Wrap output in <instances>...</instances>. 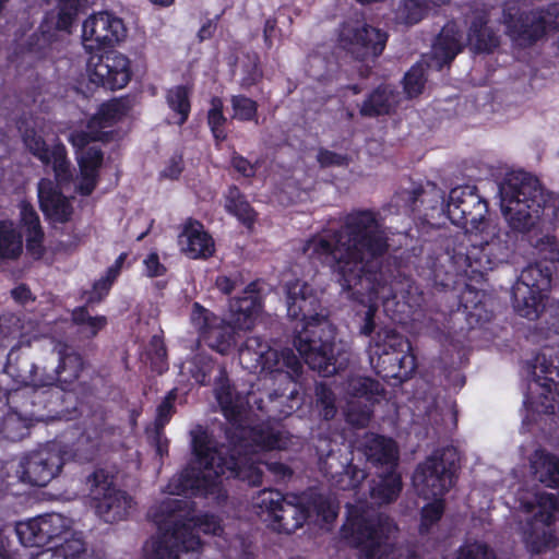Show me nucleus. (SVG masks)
Listing matches in <instances>:
<instances>
[{
  "mask_svg": "<svg viewBox=\"0 0 559 559\" xmlns=\"http://www.w3.org/2000/svg\"><path fill=\"white\" fill-rule=\"evenodd\" d=\"M389 238L376 210H353L338 229L307 239L302 252L314 266L328 267L344 292L359 301L355 322L360 335L370 340L376 331L378 299L385 278L373 262L389 250Z\"/></svg>",
  "mask_w": 559,
  "mask_h": 559,
  "instance_id": "nucleus-1",
  "label": "nucleus"
},
{
  "mask_svg": "<svg viewBox=\"0 0 559 559\" xmlns=\"http://www.w3.org/2000/svg\"><path fill=\"white\" fill-rule=\"evenodd\" d=\"M501 210L511 231L528 236L538 254L559 262V241L549 234L559 223V195L526 171L508 174L499 185Z\"/></svg>",
  "mask_w": 559,
  "mask_h": 559,
  "instance_id": "nucleus-2",
  "label": "nucleus"
},
{
  "mask_svg": "<svg viewBox=\"0 0 559 559\" xmlns=\"http://www.w3.org/2000/svg\"><path fill=\"white\" fill-rule=\"evenodd\" d=\"M322 293L299 278L286 284L287 314L299 321L293 344L310 369L329 377L342 369V362L335 355L336 330L322 307Z\"/></svg>",
  "mask_w": 559,
  "mask_h": 559,
  "instance_id": "nucleus-3",
  "label": "nucleus"
},
{
  "mask_svg": "<svg viewBox=\"0 0 559 559\" xmlns=\"http://www.w3.org/2000/svg\"><path fill=\"white\" fill-rule=\"evenodd\" d=\"M157 535L143 547V559H200L203 543L199 533L221 536L222 520L210 512L195 514V503L166 499L153 514Z\"/></svg>",
  "mask_w": 559,
  "mask_h": 559,
  "instance_id": "nucleus-4",
  "label": "nucleus"
},
{
  "mask_svg": "<svg viewBox=\"0 0 559 559\" xmlns=\"http://www.w3.org/2000/svg\"><path fill=\"white\" fill-rule=\"evenodd\" d=\"M408 202L412 211L420 212L423 206L425 217L429 216V210L445 214L453 225L464 229L463 237L474 230L484 229V225L489 223L488 201L479 194L476 186L454 187L447 200L444 192L435 183L430 190L418 187L411 191Z\"/></svg>",
  "mask_w": 559,
  "mask_h": 559,
  "instance_id": "nucleus-5",
  "label": "nucleus"
},
{
  "mask_svg": "<svg viewBox=\"0 0 559 559\" xmlns=\"http://www.w3.org/2000/svg\"><path fill=\"white\" fill-rule=\"evenodd\" d=\"M191 445L195 463L203 469L226 479H238L250 487L262 485L263 471L260 465L234 443L213 447L210 436L202 430L193 435Z\"/></svg>",
  "mask_w": 559,
  "mask_h": 559,
  "instance_id": "nucleus-6",
  "label": "nucleus"
},
{
  "mask_svg": "<svg viewBox=\"0 0 559 559\" xmlns=\"http://www.w3.org/2000/svg\"><path fill=\"white\" fill-rule=\"evenodd\" d=\"M397 531L395 523L381 513L348 503L346 520L341 527L342 538L352 547L359 549V559H380V549Z\"/></svg>",
  "mask_w": 559,
  "mask_h": 559,
  "instance_id": "nucleus-7",
  "label": "nucleus"
},
{
  "mask_svg": "<svg viewBox=\"0 0 559 559\" xmlns=\"http://www.w3.org/2000/svg\"><path fill=\"white\" fill-rule=\"evenodd\" d=\"M369 358L374 372L386 382L405 381L417 367L408 340L388 326L380 328L369 341Z\"/></svg>",
  "mask_w": 559,
  "mask_h": 559,
  "instance_id": "nucleus-8",
  "label": "nucleus"
},
{
  "mask_svg": "<svg viewBox=\"0 0 559 559\" xmlns=\"http://www.w3.org/2000/svg\"><path fill=\"white\" fill-rule=\"evenodd\" d=\"M512 252L509 233L496 230L487 223L484 229L465 235L455 254L464 257L472 272L484 273L506 262Z\"/></svg>",
  "mask_w": 559,
  "mask_h": 559,
  "instance_id": "nucleus-9",
  "label": "nucleus"
},
{
  "mask_svg": "<svg viewBox=\"0 0 559 559\" xmlns=\"http://www.w3.org/2000/svg\"><path fill=\"white\" fill-rule=\"evenodd\" d=\"M460 469V455L454 447L435 450L418 464L413 484L425 499L443 498L454 486Z\"/></svg>",
  "mask_w": 559,
  "mask_h": 559,
  "instance_id": "nucleus-10",
  "label": "nucleus"
},
{
  "mask_svg": "<svg viewBox=\"0 0 559 559\" xmlns=\"http://www.w3.org/2000/svg\"><path fill=\"white\" fill-rule=\"evenodd\" d=\"M557 5L550 4L546 9L525 11L512 4L502 9V23L506 35L512 44L520 48H530L547 34L551 17L556 16Z\"/></svg>",
  "mask_w": 559,
  "mask_h": 559,
  "instance_id": "nucleus-11",
  "label": "nucleus"
},
{
  "mask_svg": "<svg viewBox=\"0 0 559 559\" xmlns=\"http://www.w3.org/2000/svg\"><path fill=\"white\" fill-rule=\"evenodd\" d=\"M551 286V270L540 264H530L522 270L512 287V302L516 313L534 320L545 308Z\"/></svg>",
  "mask_w": 559,
  "mask_h": 559,
  "instance_id": "nucleus-12",
  "label": "nucleus"
},
{
  "mask_svg": "<svg viewBox=\"0 0 559 559\" xmlns=\"http://www.w3.org/2000/svg\"><path fill=\"white\" fill-rule=\"evenodd\" d=\"M57 349L59 361L53 372L39 380L33 379L31 388L15 391L12 399L17 396L27 397L32 405H36V400L39 403L46 402L45 396L49 393V390L46 389L50 386H59L62 391L69 390L80 378L84 369V359L79 352L67 343L59 344Z\"/></svg>",
  "mask_w": 559,
  "mask_h": 559,
  "instance_id": "nucleus-13",
  "label": "nucleus"
},
{
  "mask_svg": "<svg viewBox=\"0 0 559 559\" xmlns=\"http://www.w3.org/2000/svg\"><path fill=\"white\" fill-rule=\"evenodd\" d=\"M259 508L267 514L270 526L280 534L295 533L310 518V509L296 495L264 489L259 495Z\"/></svg>",
  "mask_w": 559,
  "mask_h": 559,
  "instance_id": "nucleus-14",
  "label": "nucleus"
},
{
  "mask_svg": "<svg viewBox=\"0 0 559 559\" xmlns=\"http://www.w3.org/2000/svg\"><path fill=\"white\" fill-rule=\"evenodd\" d=\"M341 47L359 61L374 60L385 49L389 34L368 24L364 19L348 17L338 29Z\"/></svg>",
  "mask_w": 559,
  "mask_h": 559,
  "instance_id": "nucleus-15",
  "label": "nucleus"
},
{
  "mask_svg": "<svg viewBox=\"0 0 559 559\" xmlns=\"http://www.w3.org/2000/svg\"><path fill=\"white\" fill-rule=\"evenodd\" d=\"M87 73L90 82L105 91L126 87L133 74L131 60L114 49L92 55L87 61Z\"/></svg>",
  "mask_w": 559,
  "mask_h": 559,
  "instance_id": "nucleus-16",
  "label": "nucleus"
},
{
  "mask_svg": "<svg viewBox=\"0 0 559 559\" xmlns=\"http://www.w3.org/2000/svg\"><path fill=\"white\" fill-rule=\"evenodd\" d=\"M126 35L127 28L122 19L107 11L94 13L83 22L82 40L90 52L112 47Z\"/></svg>",
  "mask_w": 559,
  "mask_h": 559,
  "instance_id": "nucleus-17",
  "label": "nucleus"
},
{
  "mask_svg": "<svg viewBox=\"0 0 559 559\" xmlns=\"http://www.w3.org/2000/svg\"><path fill=\"white\" fill-rule=\"evenodd\" d=\"M202 466H193L189 464L178 475L174 476L167 489L170 495L185 496V497H201L207 498L222 496V476L216 474L205 473Z\"/></svg>",
  "mask_w": 559,
  "mask_h": 559,
  "instance_id": "nucleus-18",
  "label": "nucleus"
},
{
  "mask_svg": "<svg viewBox=\"0 0 559 559\" xmlns=\"http://www.w3.org/2000/svg\"><path fill=\"white\" fill-rule=\"evenodd\" d=\"M536 366L538 372H534L535 382L542 388L539 394V412L551 415L555 414L554 395L559 396V348L544 347L536 355Z\"/></svg>",
  "mask_w": 559,
  "mask_h": 559,
  "instance_id": "nucleus-19",
  "label": "nucleus"
},
{
  "mask_svg": "<svg viewBox=\"0 0 559 559\" xmlns=\"http://www.w3.org/2000/svg\"><path fill=\"white\" fill-rule=\"evenodd\" d=\"M114 428L109 427L104 420L92 423L82 431L79 428L71 430L70 435L74 439L64 443L60 453L73 461L87 463L94 461L104 445V438L111 436Z\"/></svg>",
  "mask_w": 559,
  "mask_h": 559,
  "instance_id": "nucleus-20",
  "label": "nucleus"
},
{
  "mask_svg": "<svg viewBox=\"0 0 559 559\" xmlns=\"http://www.w3.org/2000/svg\"><path fill=\"white\" fill-rule=\"evenodd\" d=\"M64 464L59 451L41 449L22 459L17 473L22 483L45 487L60 472Z\"/></svg>",
  "mask_w": 559,
  "mask_h": 559,
  "instance_id": "nucleus-21",
  "label": "nucleus"
},
{
  "mask_svg": "<svg viewBox=\"0 0 559 559\" xmlns=\"http://www.w3.org/2000/svg\"><path fill=\"white\" fill-rule=\"evenodd\" d=\"M227 438L234 445H237L242 453H247L251 459L252 456L245 451L243 448L250 447L253 450L260 451H272L282 448L281 431L266 423L253 426L238 425L234 432H227Z\"/></svg>",
  "mask_w": 559,
  "mask_h": 559,
  "instance_id": "nucleus-22",
  "label": "nucleus"
},
{
  "mask_svg": "<svg viewBox=\"0 0 559 559\" xmlns=\"http://www.w3.org/2000/svg\"><path fill=\"white\" fill-rule=\"evenodd\" d=\"M39 209L46 219L52 223L66 224L71 221L73 205L67 198L62 188L55 185L49 178H41L37 183Z\"/></svg>",
  "mask_w": 559,
  "mask_h": 559,
  "instance_id": "nucleus-23",
  "label": "nucleus"
},
{
  "mask_svg": "<svg viewBox=\"0 0 559 559\" xmlns=\"http://www.w3.org/2000/svg\"><path fill=\"white\" fill-rule=\"evenodd\" d=\"M258 282H250L240 296L228 302L229 322L239 330H250L262 310Z\"/></svg>",
  "mask_w": 559,
  "mask_h": 559,
  "instance_id": "nucleus-24",
  "label": "nucleus"
},
{
  "mask_svg": "<svg viewBox=\"0 0 559 559\" xmlns=\"http://www.w3.org/2000/svg\"><path fill=\"white\" fill-rule=\"evenodd\" d=\"M179 245L182 252L193 260H207L215 253L213 237L205 230L203 223L192 217L187 218L182 225Z\"/></svg>",
  "mask_w": 559,
  "mask_h": 559,
  "instance_id": "nucleus-25",
  "label": "nucleus"
},
{
  "mask_svg": "<svg viewBox=\"0 0 559 559\" xmlns=\"http://www.w3.org/2000/svg\"><path fill=\"white\" fill-rule=\"evenodd\" d=\"M20 217L17 229L25 237L26 253L34 260H40L46 253L45 233L38 213L33 204L22 200L19 204Z\"/></svg>",
  "mask_w": 559,
  "mask_h": 559,
  "instance_id": "nucleus-26",
  "label": "nucleus"
},
{
  "mask_svg": "<svg viewBox=\"0 0 559 559\" xmlns=\"http://www.w3.org/2000/svg\"><path fill=\"white\" fill-rule=\"evenodd\" d=\"M276 349L258 335L248 336L238 349L239 364L250 373L266 374L270 361H274Z\"/></svg>",
  "mask_w": 559,
  "mask_h": 559,
  "instance_id": "nucleus-27",
  "label": "nucleus"
},
{
  "mask_svg": "<svg viewBox=\"0 0 559 559\" xmlns=\"http://www.w3.org/2000/svg\"><path fill=\"white\" fill-rule=\"evenodd\" d=\"M92 499L97 515L107 523H115L127 519L133 506L132 497L115 487H106V490L100 496L97 490L93 489Z\"/></svg>",
  "mask_w": 559,
  "mask_h": 559,
  "instance_id": "nucleus-28",
  "label": "nucleus"
},
{
  "mask_svg": "<svg viewBox=\"0 0 559 559\" xmlns=\"http://www.w3.org/2000/svg\"><path fill=\"white\" fill-rule=\"evenodd\" d=\"M302 372V362L292 349L276 350V357H274V361H270V369H267L266 373L271 374L274 379L286 380L288 384H293V389L288 394L284 391L278 393L277 390H274L269 395L270 400L273 401L282 396L294 397V395L297 394L296 382L301 377Z\"/></svg>",
  "mask_w": 559,
  "mask_h": 559,
  "instance_id": "nucleus-29",
  "label": "nucleus"
},
{
  "mask_svg": "<svg viewBox=\"0 0 559 559\" xmlns=\"http://www.w3.org/2000/svg\"><path fill=\"white\" fill-rule=\"evenodd\" d=\"M362 451L372 466L397 468L399 448L392 438L376 433L367 435L362 443Z\"/></svg>",
  "mask_w": 559,
  "mask_h": 559,
  "instance_id": "nucleus-30",
  "label": "nucleus"
},
{
  "mask_svg": "<svg viewBox=\"0 0 559 559\" xmlns=\"http://www.w3.org/2000/svg\"><path fill=\"white\" fill-rule=\"evenodd\" d=\"M399 103V92L389 83H380L370 93L359 107V114L365 118L390 116L395 111Z\"/></svg>",
  "mask_w": 559,
  "mask_h": 559,
  "instance_id": "nucleus-31",
  "label": "nucleus"
},
{
  "mask_svg": "<svg viewBox=\"0 0 559 559\" xmlns=\"http://www.w3.org/2000/svg\"><path fill=\"white\" fill-rule=\"evenodd\" d=\"M462 33L455 23L445 24L432 45V56L439 68L450 64L463 50Z\"/></svg>",
  "mask_w": 559,
  "mask_h": 559,
  "instance_id": "nucleus-32",
  "label": "nucleus"
},
{
  "mask_svg": "<svg viewBox=\"0 0 559 559\" xmlns=\"http://www.w3.org/2000/svg\"><path fill=\"white\" fill-rule=\"evenodd\" d=\"M488 22L485 14H477L471 21L467 40L471 49L476 53H491L500 46V37Z\"/></svg>",
  "mask_w": 559,
  "mask_h": 559,
  "instance_id": "nucleus-33",
  "label": "nucleus"
},
{
  "mask_svg": "<svg viewBox=\"0 0 559 559\" xmlns=\"http://www.w3.org/2000/svg\"><path fill=\"white\" fill-rule=\"evenodd\" d=\"M224 200L225 211L235 216L247 229L252 230L258 219V212L240 188L236 185L229 186Z\"/></svg>",
  "mask_w": 559,
  "mask_h": 559,
  "instance_id": "nucleus-34",
  "label": "nucleus"
},
{
  "mask_svg": "<svg viewBox=\"0 0 559 559\" xmlns=\"http://www.w3.org/2000/svg\"><path fill=\"white\" fill-rule=\"evenodd\" d=\"M531 466L537 479L549 488H559V457L545 449L533 453Z\"/></svg>",
  "mask_w": 559,
  "mask_h": 559,
  "instance_id": "nucleus-35",
  "label": "nucleus"
},
{
  "mask_svg": "<svg viewBox=\"0 0 559 559\" xmlns=\"http://www.w3.org/2000/svg\"><path fill=\"white\" fill-rule=\"evenodd\" d=\"M236 326L229 323L214 324L203 332L201 341L213 350L228 355L237 345Z\"/></svg>",
  "mask_w": 559,
  "mask_h": 559,
  "instance_id": "nucleus-36",
  "label": "nucleus"
},
{
  "mask_svg": "<svg viewBox=\"0 0 559 559\" xmlns=\"http://www.w3.org/2000/svg\"><path fill=\"white\" fill-rule=\"evenodd\" d=\"M128 111L129 106L126 102L122 99H111L99 106L97 112L88 119L86 127L106 130L121 121L128 115Z\"/></svg>",
  "mask_w": 559,
  "mask_h": 559,
  "instance_id": "nucleus-37",
  "label": "nucleus"
},
{
  "mask_svg": "<svg viewBox=\"0 0 559 559\" xmlns=\"http://www.w3.org/2000/svg\"><path fill=\"white\" fill-rule=\"evenodd\" d=\"M402 487V476L397 468H385V472L379 475V480L370 488V496L381 503H390L397 499Z\"/></svg>",
  "mask_w": 559,
  "mask_h": 559,
  "instance_id": "nucleus-38",
  "label": "nucleus"
},
{
  "mask_svg": "<svg viewBox=\"0 0 559 559\" xmlns=\"http://www.w3.org/2000/svg\"><path fill=\"white\" fill-rule=\"evenodd\" d=\"M193 84H179L166 91V103L169 109L178 116L177 124L183 126L191 112V96Z\"/></svg>",
  "mask_w": 559,
  "mask_h": 559,
  "instance_id": "nucleus-39",
  "label": "nucleus"
},
{
  "mask_svg": "<svg viewBox=\"0 0 559 559\" xmlns=\"http://www.w3.org/2000/svg\"><path fill=\"white\" fill-rule=\"evenodd\" d=\"M22 253V233L12 221H0V258L5 260H16Z\"/></svg>",
  "mask_w": 559,
  "mask_h": 559,
  "instance_id": "nucleus-40",
  "label": "nucleus"
},
{
  "mask_svg": "<svg viewBox=\"0 0 559 559\" xmlns=\"http://www.w3.org/2000/svg\"><path fill=\"white\" fill-rule=\"evenodd\" d=\"M214 392L224 416L229 421L236 423L240 416V411L234 402L233 389L226 368L219 369V376L214 377Z\"/></svg>",
  "mask_w": 559,
  "mask_h": 559,
  "instance_id": "nucleus-41",
  "label": "nucleus"
},
{
  "mask_svg": "<svg viewBox=\"0 0 559 559\" xmlns=\"http://www.w3.org/2000/svg\"><path fill=\"white\" fill-rule=\"evenodd\" d=\"M206 123L216 146H219L228 138V119L224 114V102L219 96L210 99V108L206 112Z\"/></svg>",
  "mask_w": 559,
  "mask_h": 559,
  "instance_id": "nucleus-42",
  "label": "nucleus"
},
{
  "mask_svg": "<svg viewBox=\"0 0 559 559\" xmlns=\"http://www.w3.org/2000/svg\"><path fill=\"white\" fill-rule=\"evenodd\" d=\"M524 542L532 554L552 550L559 544V539L551 525L547 524H543L540 527L535 524L532 525L531 530L525 533Z\"/></svg>",
  "mask_w": 559,
  "mask_h": 559,
  "instance_id": "nucleus-43",
  "label": "nucleus"
},
{
  "mask_svg": "<svg viewBox=\"0 0 559 559\" xmlns=\"http://www.w3.org/2000/svg\"><path fill=\"white\" fill-rule=\"evenodd\" d=\"M117 135V130H98L97 128L86 127V130H73L68 136V141L73 146L75 155H78L90 147L91 143H110L116 140Z\"/></svg>",
  "mask_w": 559,
  "mask_h": 559,
  "instance_id": "nucleus-44",
  "label": "nucleus"
},
{
  "mask_svg": "<svg viewBox=\"0 0 559 559\" xmlns=\"http://www.w3.org/2000/svg\"><path fill=\"white\" fill-rule=\"evenodd\" d=\"M37 518L46 546L52 544L56 539H62L63 536L71 534L70 520L60 513H47Z\"/></svg>",
  "mask_w": 559,
  "mask_h": 559,
  "instance_id": "nucleus-45",
  "label": "nucleus"
},
{
  "mask_svg": "<svg viewBox=\"0 0 559 559\" xmlns=\"http://www.w3.org/2000/svg\"><path fill=\"white\" fill-rule=\"evenodd\" d=\"M71 320L74 325L81 328L80 331L87 338L96 337L98 333L108 324V319L106 316H91L86 306L75 307L71 311Z\"/></svg>",
  "mask_w": 559,
  "mask_h": 559,
  "instance_id": "nucleus-46",
  "label": "nucleus"
},
{
  "mask_svg": "<svg viewBox=\"0 0 559 559\" xmlns=\"http://www.w3.org/2000/svg\"><path fill=\"white\" fill-rule=\"evenodd\" d=\"M50 164L55 175V185L62 189L68 187L73 180V174L67 148L62 143L52 146Z\"/></svg>",
  "mask_w": 559,
  "mask_h": 559,
  "instance_id": "nucleus-47",
  "label": "nucleus"
},
{
  "mask_svg": "<svg viewBox=\"0 0 559 559\" xmlns=\"http://www.w3.org/2000/svg\"><path fill=\"white\" fill-rule=\"evenodd\" d=\"M484 296L485 294L483 290L476 289L464 282V288L457 296L459 309H462L469 320L475 318V321L479 322L483 320L481 311L485 306L483 302Z\"/></svg>",
  "mask_w": 559,
  "mask_h": 559,
  "instance_id": "nucleus-48",
  "label": "nucleus"
},
{
  "mask_svg": "<svg viewBox=\"0 0 559 559\" xmlns=\"http://www.w3.org/2000/svg\"><path fill=\"white\" fill-rule=\"evenodd\" d=\"M430 0H402L395 16L399 23L407 26L419 23L429 12Z\"/></svg>",
  "mask_w": 559,
  "mask_h": 559,
  "instance_id": "nucleus-49",
  "label": "nucleus"
},
{
  "mask_svg": "<svg viewBox=\"0 0 559 559\" xmlns=\"http://www.w3.org/2000/svg\"><path fill=\"white\" fill-rule=\"evenodd\" d=\"M464 273L466 270L455 267L452 261H449V269L443 264H436L432 270L433 284L441 290L456 289L464 283Z\"/></svg>",
  "mask_w": 559,
  "mask_h": 559,
  "instance_id": "nucleus-50",
  "label": "nucleus"
},
{
  "mask_svg": "<svg viewBox=\"0 0 559 559\" xmlns=\"http://www.w3.org/2000/svg\"><path fill=\"white\" fill-rule=\"evenodd\" d=\"M225 368L216 362L212 357L199 354L193 359L191 369L192 378L201 385H209L214 381L215 376H219V369Z\"/></svg>",
  "mask_w": 559,
  "mask_h": 559,
  "instance_id": "nucleus-51",
  "label": "nucleus"
},
{
  "mask_svg": "<svg viewBox=\"0 0 559 559\" xmlns=\"http://www.w3.org/2000/svg\"><path fill=\"white\" fill-rule=\"evenodd\" d=\"M88 0H58L56 27L59 31H70L79 13L86 8Z\"/></svg>",
  "mask_w": 559,
  "mask_h": 559,
  "instance_id": "nucleus-52",
  "label": "nucleus"
},
{
  "mask_svg": "<svg viewBox=\"0 0 559 559\" xmlns=\"http://www.w3.org/2000/svg\"><path fill=\"white\" fill-rule=\"evenodd\" d=\"M14 531L24 547H46L37 516L27 521L17 522Z\"/></svg>",
  "mask_w": 559,
  "mask_h": 559,
  "instance_id": "nucleus-53",
  "label": "nucleus"
},
{
  "mask_svg": "<svg viewBox=\"0 0 559 559\" xmlns=\"http://www.w3.org/2000/svg\"><path fill=\"white\" fill-rule=\"evenodd\" d=\"M230 105L233 109V119L240 122L258 123V102L243 95L237 94L230 96Z\"/></svg>",
  "mask_w": 559,
  "mask_h": 559,
  "instance_id": "nucleus-54",
  "label": "nucleus"
},
{
  "mask_svg": "<svg viewBox=\"0 0 559 559\" xmlns=\"http://www.w3.org/2000/svg\"><path fill=\"white\" fill-rule=\"evenodd\" d=\"M314 395L316 405L320 409L323 419H333L337 413L335 405L336 397L333 390L326 383L320 382L316 384Z\"/></svg>",
  "mask_w": 559,
  "mask_h": 559,
  "instance_id": "nucleus-55",
  "label": "nucleus"
},
{
  "mask_svg": "<svg viewBox=\"0 0 559 559\" xmlns=\"http://www.w3.org/2000/svg\"><path fill=\"white\" fill-rule=\"evenodd\" d=\"M425 69L423 64L415 63L403 76V90L408 98L419 96L426 84Z\"/></svg>",
  "mask_w": 559,
  "mask_h": 559,
  "instance_id": "nucleus-56",
  "label": "nucleus"
},
{
  "mask_svg": "<svg viewBox=\"0 0 559 559\" xmlns=\"http://www.w3.org/2000/svg\"><path fill=\"white\" fill-rule=\"evenodd\" d=\"M79 171L100 176V169L104 164V152L100 147L90 146L85 151L75 155Z\"/></svg>",
  "mask_w": 559,
  "mask_h": 559,
  "instance_id": "nucleus-57",
  "label": "nucleus"
},
{
  "mask_svg": "<svg viewBox=\"0 0 559 559\" xmlns=\"http://www.w3.org/2000/svg\"><path fill=\"white\" fill-rule=\"evenodd\" d=\"M147 357L151 361L152 370L159 374L168 370L167 348L163 336L153 335L148 342Z\"/></svg>",
  "mask_w": 559,
  "mask_h": 559,
  "instance_id": "nucleus-58",
  "label": "nucleus"
},
{
  "mask_svg": "<svg viewBox=\"0 0 559 559\" xmlns=\"http://www.w3.org/2000/svg\"><path fill=\"white\" fill-rule=\"evenodd\" d=\"M433 501L425 504L420 511L419 532L426 534L437 524L444 513L443 498H432Z\"/></svg>",
  "mask_w": 559,
  "mask_h": 559,
  "instance_id": "nucleus-59",
  "label": "nucleus"
},
{
  "mask_svg": "<svg viewBox=\"0 0 559 559\" xmlns=\"http://www.w3.org/2000/svg\"><path fill=\"white\" fill-rule=\"evenodd\" d=\"M23 142L33 156L45 166L50 165L51 150L41 135L37 134L35 130H27L23 135Z\"/></svg>",
  "mask_w": 559,
  "mask_h": 559,
  "instance_id": "nucleus-60",
  "label": "nucleus"
},
{
  "mask_svg": "<svg viewBox=\"0 0 559 559\" xmlns=\"http://www.w3.org/2000/svg\"><path fill=\"white\" fill-rule=\"evenodd\" d=\"M366 476L367 474L362 468L353 463H348L343 472L338 474L336 486L341 490H356Z\"/></svg>",
  "mask_w": 559,
  "mask_h": 559,
  "instance_id": "nucleus-61",
  "label": "nucleus"
},
{
  "mask_svg": "<svg viewBox=\"0 0 559 559\" xmlns=\"http://www.w3.org/2000/svg\"><path fill=\"white\" fill-rule=\"evenodd\" d=\"M177 389H171L159 403L156 409L155 428L164 429L176 413L175 402L177 400Z\"/></svg>",
  "mask_w": 559,
  "mask_h": 559,
  "instance_id": "nucleus-62",
  "label": "nucleus"
},
{
  "mask_svg": "<svg viewBox=\"0 0 559 559\" xmlns=\"http://www.w3.org/2000/svg\"><path fill=\"white\" fill-rule=\"evenodd\" d=\"M62 539L61 544H53V547L58 554L63 555L64 559H82L87 556L85 543L82 538H68L66 535Z\"/></svg>",
  "mask_w": 559,
  "mask_h": 559,
  "instance_id": "nucleus-63",
  "label": "nucleus"
},
{
  "mask_svg": "<svg viewBox=\"0 0 559 559\" xmlns=\"http://www.w3.org/2000/svg\"><path fill=\"white\" fill-rule=\"evenodd\" d=\"M456 559H497L495 551L485 543H469L462 545Z\"/></svg>",
  "mask_w": 559,
  "mask_h": 559,
  "instance_id": "nucleus-64",
  "label": "nucleus"
}]
</instances>
